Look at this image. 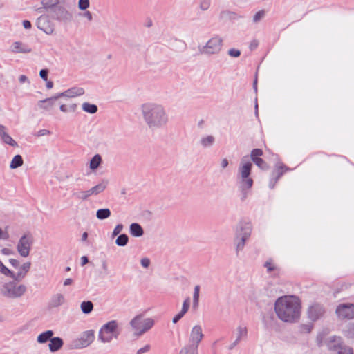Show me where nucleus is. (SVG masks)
<instances>
[{
  "instance_id": "obj_47",
  "label": "nucleus",
  "mask_w": 354,
  "mask_h": 354,
  "mask_svg": "<svg viewBox=\"0 0 354 354\" xmlns=\"http://www.w3.org/2000/svg\"><path fill=\"white\" fill-rule=\"evenodd\" d=\"M18 45H19V44H18V43H16V44H15V49H18V48H19Z\"/></svg>"
},
{
  "instance_id": "obj_24",
  "label": "nucleus",
  "mask_w": 354,
  "mask_h": 354,
  "mask_svg": "<svg viewBox=\"0 0 354 354\" xmlns=\"http://www.w3.org/2000/svg\"><path fill=\"white\" fill-rule=\"evenodd\" d=\"M88 344L92 342L94 339V333L93 331H87L84 334Z\"/></svg>"
},
{
  "instance_id": "obj_9",
  "label": "nucleus",
  "mask_w": 354,
  "mask_h": 354,
  "mask_svg": "<svg viewBox=\"0 0 354 354\" xmlns=\"http://www.w3.org/2000/svg\"><path fill=\"white\" fill-rule=\"evenodd\" d=\"M63 345L62 340L59 337H55L50 339L49 348L51 351L59 350Z\"/></svg>"
},
{
  "instance_id": "obj_45",
  "label": "nucleus",
  "mask_w": 354,
  "mask_h": 354,
  "mask_svg": "<svg viewBox=\"0 0 354 354\" xmlns=\"http://www.w3.org/2000/svg\"><path fill=\"white\" fill-rule=\"evenodd\" d=\"M86 15H87V17H88V19H91V14H90L89 12H88V13L86 14Z\"/></svg>"
},
{
  "instance_id": "obj_18",
  "label": "nucleus",
  "mask_w": 354,
  "mask_h": 354,
  "mask_svg": "<svg viewBox=\"0 0 354 354\" xmlns=\"http://www.w3.org/2000/svg\"><path fill=\"white\" fill-rule=\"evenodd\" d=\"M93 304L91 301H84L81 304V308L84 313H88L93 310Z\"/></svg>"
},
{
  "instance_id": "obj_49",
  "label": "nucleus",
  "mask_w": 354,
  "mask_h": 354,
  "mask_svg": "<svg viewBox=\"0 0 354 354\" xmlns=\"http://www.w3.org/2000/svg\"><path fill=\"white\" fill-rule=\"evenodd\" d=\"M49 88H51L52 87V84H48V86Z\"/></svg>"
},
{
  "instance_id": "obj_50",
  "label": "nucleus",
  "mask_w": 354,
  "mask_h": 354,
  "mask_svg": "<svg viewBox=\"0 0 354 354\" xmlns=\"http://www.w3.org/2000/svg\"><path fill=\"white\" fill-rule=\"evenodd\" d=\"M142 350L138 351V354L141 353Z\"/></svg>"
},
{
  "instance_id": "obj_14",
  "label": "nucleus",
  "mask_w": 354,
  "mask_h": 354,
  "mask_svg": "<svg viewBox=\"0 0 354 354\" xmlns=\"http://www.w3.org/2000/svg\"><path fill=\"white\" fill-rule=\"evenodd\" d=\"M53 335V333L50 330L44 332L38 337V342L40 343L46 342L50 338L52 337Z\"/></svg>"
},
{
  "instance_id": "obj_10",
  "label": "nucleus",
  "mask_w": 354,
  "mask_h": 354,
  "mask_svg": "<svg viewBox=\"0 0 354 354\" xmlns=\"http://www.w3.org/2000/svg\"><path fill=\"white\" fill-rule=\"evenodd\" d=\"M0 135L2 138V140L6 142V144H8L12 146H15L16 142L8 134H6L4 132V127H0Z\"/></svg>"
},
{
  "instance_id": "obj_31",
  "label": "nucleus",
  "mask_w": 354,
  "mask_h": 354,
  "mask_svg": "<svg viewBox=\"0 0 354 354\" xmlns=\"http://www.w3.org/2000/svg\"><path fill=\"white\" fill-rule=\"evenodd\" d=\"M203 142L205 145H210L213 142V138L212 137H207L206 138H205L203 140Z\"/></svg>"
},
{
  "instance_id": "obj_13",
  "label": "nucleus",
  "mask_w": 354,
  "mask_h": 354,
  "mask_svg": "<svg viewBox=\"0 0 354 354\" xmlns=\"http://www.w3.org/2000/svg\"><path fill=\"white\" fill-rule=\"evenodd\" d=\"M252 168V164L249 162H245L241 168V173L243 178H246L250 174Z\"/></svg>"
},
{
  "instance_id": "obj_16",
  "label": "nucleus",
  "mask_w": 354,
  "mask_h": 354,
  "mask_svg": "<svg viewBox=\"0 0 354 354\" xmlns=\"http://www.w3.org/2000/svg\"><path fill=\"white\" fill-rule=\"evenodd\" d=\"M131 231L134 236H140L142 234L143 231L140 225L137 223H133L131 225Z\"/></svg>"
},
{
  "instance_id": "obj_15",
  "label": "nucleus",
  "mask_w": 354,
  "mask_h": 354,
  "mask_svg": "<svg viewBox=\"0 0 354 354\" xmlns=\"http://www.w3.org/2000/svg\"><path fill=\"white\" fill-rule=\"evenodd\" d=\"M288 169L283 164L279 163L275 166L274 168V175L277 177H279L283 174H284Z\"/></svg>"
},
{
  "instance_id": "obj_39",
  "label": "nucleus",
  "mask_w": 354,
  "mask_h": 354,
  "mask_svg": "<svg viewBox=\"0 0 354 354\" xmlns=\"http://www.w3.org/2000/svg\"><path fill=\"white\" fill-rule=\"evenodd\" d=\"M198 293H199V287L196 286L195 288V293H194V298H195V299H198Z\"/></svg>"
},
{
  "instance_id": "obj_8",
  "label": "nucleus",
  "mask_w": 354,
  "mask_h": 354,
  "mask_svg": "<svg viewBox=\"0 0 354 354\" xmlns=\"http://www.w3.org/2000/svg\"><path fill=\"white\" fill-rule=\"evenodd\" d=\"M202 337L201 328L198 326L194 327L191 333V338L193 342L198 344L202 339Z\"/></svg>"
},
{
  "instance_id": "obj_46",
  "label": "nucleus",
  "mask_w": 354,
  "mask_h": 354,
  "mask_svg": "<svg viewBox=\"0 0 354 354\" xmlns=\"http://www.w3.org/2000/svg\"><path fill=\"white\" fill-rule=\"evenodd\" d=\"M26 80V77L25 76H21V81H24Z\"/></svg>"
},
{
  "instance_id": "obj_6",
  "label": "nucleus",
  "mask_w": 354,
  "mask_h": 354,
  "mask_svg": "<svg viewBox=\"0 0 354 354\" xmlns=\"http://www.w3.org/2000/svg\"><path fill=\"white\" fill-rule=\"evenodd\" d=\"M222 41L218 37L212 38L205 47V52L209 54H213L218 52L221 48Z\"/></svg>"
},
{
  "instance_id": "obj_1",
  "label": "nucleus",
  "mask_w": 354,
  "mask_h": 354,
  "mask_svg": "<svg viewBox=\"0 0 354 354\" xmlns=\"http://www.w3.org/2000/svg\"><path fill=\"white\" fill-rule=\"evenodd\" d=\"M275 311L281 320L294 322L300 315L301 301L295 296L281 297L275 303Z\"/></svg>"
},
{
  "instance_id": "obj_19",
  "label": "nucleus",
  "mask_w": 354,
  "mask_h": 354,
  "mask_svg": "<svg viewBox=\"0 0 354 354\" xmlns=\"http://www.w3.org/2000/svg\"><path fill=\"white\" fill-rule=\"evenodd\" d=\"M101 162V157L99 155L95 156L90 162V167L92 169H96Z\"/></svg>"
},
{
  "instance_id": "obj_32",
  "label": "nucleus",
  "mask_w": 354,
  "mask_h": 354,
  "mask_svg": "<svg viewBox=\"0 0 354 354\" xmlns=\"http://www.w3.org/2000/svg\"><path fill=\"white\" fill-rule=\"evenodd\" d=\"M264 15V11L258 12L254 16V20L257 21L259 20Z\"/></svg>"
},
{
  "instance_id": "obj_43",
  "label": "nucleus",
  "mask_w": 354,
  "mask_h": 354,
  "mask_svg": "<svg viewBox=\"0 0 354 354\" xmlns=\"http://www.w3.org/2000/svg\"><path fill=\"white\" fill-rule=\"evenodd\" d=\"M87 236H88L87 233H86V232H84V233L83 234V235H82V239H83V240H86V238H87Z\"/></svg>"
},
{
  "instance_id": "obj_36",
  "label": "nucleus",
  "mask_w": 354,
  "mask_h": 354,
  "mask_svg": "<svg viewBox=\"0 0 354 354\" xmlns=\"http://www.w3.org/2000/svg\"><path fill=\"white\" fill-rule=\"evenodd\" d=\"M23 25L25 28H30L31 27V24L29 21L25 20L23 22Z\"/></svg>"
},
{
  "instance_id": "obj_22",
  "label": "nucleus",
  "mask_w": 354,
  "mask_h": 354,
  "mask_svg": "<svg viewBox=\"0 0 354 354\" xmlns=\"http://www.w3.org/2000/svg\"><path fill=\"white\" fill-rule=\"evenodd\" d=\"M127 242H128V237L125 234H122V235L119 236L116 240V243L119 245H124L127 243Z\"/></svg>"
},
{
  "instance_id": "obj_40",
  "label": "nucleus",
  "mask_w": 354,
  "mask_h": 354,
  "mask_svg": "<svg viewBox=\"0 0 354 354\" xmlns=\"http://www.w3.org/2000/svg\"><path fill=\"white\" fill-rule=\"evenodd\" d=\"M228 165V161L226 159H224L221 162V165L223 168L226 167Z\"/></svg>"
},
{
  "instance_id": "obj_25",
  "label": "nucleus",
  "mask_w": 354,
  "mask_h": 354,
  "mask_svg": "<svg viewBox=\"0 0 354 354\" xmlns=\"http://www.w3.org/2000/svg\"><path fill=\"white\" fill-rule=\"evenodd\" d=\"M338 354H353L352 350L349 348L339 346Z\"/></svg>"
},
{
  "instance_id": "obj_35",
  "label": "nucleus",
  "mask_w": 354,
  "mask_h": 354,
  "mask_svg": "<svg viewBox=\"0 0 354 354\" xmlns=\"http://www.w3.org/2000/svg\"><path fill=\"white\" fill-rule=\"evenodd\" d=\"M141 263L145 268H147L149 266L150 261L149 259H142L141 261Z\"/></svg>"
},
{
  "instance_id": "obj_38",
  "label": "nucleus",
  "mask_w": 354,
  "mask_h": 354,
  "mask_svg": "<svg viewBox=\"0 0 354 354\" xmlns=\"http://www.w3.org/2000/svg\"><path fill=\"white\" fill-rule=\"evenodd\" d=\"M266 268H268V270H270H270H274V266H273V265H272V263H270V262L266 263Z\"/></svg>"
},
{
  "instance_id": "obj_21",
  "label": "nucleus",
  "mask_w": 354,
  "mask_h": 354,
  "mask_svg": "<svg viewBox=\"0 0 354 354\" xmlns=\"http://www.w3.org/2000/svg\"><path fill=\"white\" fill-rule=\"evenodd\" d=\"M83 109L85 111H86V112L91 113H95L97 111V108L94 104H90L88 103H84L83 104Z\"/></svg>"
},
{
  "instance_id": "obj_23",
  "label": "nucleus",
  "mask_w": 354,
  "mask_h": 354,
  "mask_svg": "<svg viewBox=\"0 0 354 354\" xmlns=\"http://www.w3.org/2000/svg\"><path fill=\"white\" fill-rule=\"evenodd\" d=\"M263 155V151L259 149H254L251 153L252 160L257 158H260Z\"/></svg>"
},
{
  "instance_id": "obj_12",
  "label": "nucleus",
  "mask_w": 354,
  "mask_h": 354,
  "mask_svg": "<svg viewBox=\"0 0 354 354\" xmlns=\"http://www.w3.org/2000/svg\"><path fill=\"white\" fill-rule=\"evenodd\" d=\"M25 292V287L23 286H19L14 288L13 290H8V295L10 297H18L21 295Z\"/></svg>"
},
{
  "instance_id": "obj_42",
  "label": "nucleus",
  "mask_w": 354,
  "mask_h": 354,
  "mask_svg": "<svg viewBox=\"0 0 354 354\" xmlns=\"http://www.w3.org/2000/svg\"><path fill=\"white\" fill-rule=\"evenodd\" d=\"M82 264L83 265H85L87 262H88V259L86 257H83L82 258Z\"/></svg>"
},
{
  "instance_id": "obj_30",
  "label": "nucleus",
  "mask_w": 354,
  "mask_h": 354,
  "mask_svg": "<svg viewBox=\"0 0 354 354\" xmlns=\"http://www.w3.org/2000/svg\"><path fill=\"white\" fill-rule=\"evenodd\" d=\"M40 76L44 80H47V78H48V71L46 70V69H42L40 71Z\"/></svg>"
},
{
  "instance_id": "obj_4",
  "label": "nucleus",
  "mask_w": 354,
  "mask_h": 354,
  "mask_svg": "<svg viewBox=\"0 0 354 354\" xmlns=\"http://www.w3.org/2000/svg\"><path fill=\"white\" fill-rule=\"evenodd\" d=\"M117 335V324L113 321L109 322L101 329L100 337L102 342H106L115 337Z\"/></svg>"
},
{
  "instance_id": "obj_5",
  "label": "nucleus",
  "mask_w": 354,
  "mask_h": 354,
  "mask_svg": "<svg viewBox=\"0 0 354 354\" xmlns=\"http://www.w3.org/2000/svg\"><path fill=\"white\" fill-rule=\"evenodd\" d=\"M337 313L339 317L345 319L354 318V305L345 304L339 306L337 309Z\"/></svg>"
},
{
  "instance_id": "obj_29",
  "label": "nucleus",
  "mask_w": 354,
  "mask_h": 354,
  "mask_svg": "<svg viewBox=\"0 0 354 354\" xmlns=\"http://www.w3.org/2000/svg\"><path fill=\"white\" fill-rule=\"evenodd\" d=\"M229 54L232 57H237L240 55V51L236 49H231L229 51Z\"/></svg>"
},
{
  "instance_id": "obj_41",
  "label": "nucleus",
  "mask_w": 354,
  "mask_h": 354,
  "mask_svg": "<svg viewBox=\"0 0 354 354\" xmlns=\"http://www.w3.org/2000/svg\"><path fill=\"white\" fill-rule=\"evenodd\" d=\"M250 46H251V48L253 49L258 46V42L254 40L251 43Z\"/></svg>"
},
{
  "instance_id": "obj_20",
  "label": "nucleus",
  "mask_w": 354,
  "mask_h": 354,
  "mask_svg": "<svg viewBox=\"0 0 354 354\" xmlns=\"http://www.w3.org/2000/svg\"><path fill=\"white\" fill-rule=\"evenodd\" d=\"M110 211L108 209H100L97 212V216L100 219H104L110 216Z\"/></svg>"
},
{
  "instance_id": "obj_11",
  "label": "nucleus",
  "mask_w": 354,
  "mask_h": 354,
  "mask_svg": "<svg viewBox=\"0 0 354 354\" xmlns=\"http://www.w3.org/2000/svg\"><path fill=\"white\" fill-rule=\"evenodd\" d=\"M189 307V299H187L183 303L182 311L174 318L173 322L174 323H176L186 313V312L188 310Z\"/></svg>"
},
{
  "instance_id": "obj_28",
  "label": "nucleus",
  "mask_w": 354,
  "mask_h": 354,
  "mask_svg": "<svg viewBox=\"0 0 354 354\" xmlns=\"http://www.w3.org/2000/svg\"><path fill=\"white\" fill-rule=\"evenodd\" d=\"M104 189V185H97L95 187H93L91 192V194H97L98 192L102 191Z\"/></svg>"
},
{
  "instance_id": "obj_7",
  "label": "nucleus",
  "mask_w": 354,
  "mask_h": 354,
  "mask_svg": "<svg viewBox=\"0 0 354 354\" xmlns=\"http://www.w3.org/2000/svg\"><path fill=\"white\" fill-rule=\"evenodd\" d=\"M30 239L27 236H24L20 240L18 245V251L21 255L27 257L29 254Z\"/></svg>"
},
{
  "instance_id": "obj_44",
  "label": "nucleus",
  "mask_w": 354,
  "mask_h": 354,
  "mask_svg": "<svg viewBox=\"0 0 354 354\" xmlns=\"http://www.w3.org/2000/svg\"><path fill=\"white\" fill-rule=\"evenodd\" d=\"M3 253L5 254H8L9 253L8 252V249H3L2 250Z\"/></svg>"
},
{
  "instance_id": "obj_2",
  "label": "nucleus",
  "mask_w": 354,
  "mask_h": 354,
  "mask_svg": "<svg viewBox=\"0 0 354 354\" xmlns=\"http://www.w3.org/2000/svg\"><path fill=\"white\" fill-rule=\"evenodd\" d=\"M10 263L12 264V266L16 269V272L10 271L9 269H8L1 261H0V272L6 275L10 276L12 278L15 279H21L24 278L26 274L28 273V272L30 270V263L26 262L21 266L19 265V263L18 261L11 259L10 260Z\"/></svg>"
},
{
  "instance_id": "obj_48",
  "label": "nucleus",
  "mask_w": 354,
  "mask_h": 354,
  "mask_svg": "<svg viewBox=\"0 0 354 354\" xmlns=\"http://www.w3.org/2000/svg\"><path fill=\"white\" fill-rule=\"evenodd\" d=\"M69 281V280H67V281L65 282V285H67V284H68V283H69V281Z\"/></svg>"
},
{
  "instance_id": "obj_37",
  "label": "nucleus",
  "mask_w": 354,
  "mask_h": 354,
  "mask_svg": "<svg viewBox=\"0 0 354 354\" xmlns=\"http://www.w3.org/2000/svg\"><path fill=\"white\" fill-rule=\"evenodd\" d=\"M7 236V233L0 228V239H6Z\"/></svg>"
},
{
  "instance_id": "obj_3",
  "label": "nucleus",
  "mask_w": 354,
  "mask_h": 354,
  "mask_svg": "<svg viewBox=\"0 0 354 354\" xmlns=\"http://www.w3.org/2000/svg\"><path fill=\"white\" fill-rule=\"evenodd\" d=\"M137 335H141L149 330L153 325V321L151 319H144L141 316L136 317L131 322Z\"/></svg>"
},
{
  "instance_id": "obj_26",
  "label": "nucleus",
  "mask_w": 354,
  "mask_h": 354,
  "mask_svg": "<svg viewBox=\"0 0 354 354\" xmlns=\"http://www.w3.org/2000/svg\"><path fill=\"white\" fill-rule=\"evenodd\" d=\"M89 6L88 0H80L79 1V7L82 10H85Z\"/></svg>"
},
{
  "instance_id": "obj_17",
  "label": "nucleus",
  "mask_w": 354,
  "mask_h": 354,
  "mask_svg": "<svg viewBox=\"0 0 354 354\" xmlns=\"http://www.w3.org/2000/svg\"><path fill=\"white\" fill-rule=\"evenodd\" d=\"M23 163V160L21 156L17 155L14 157L13 160L11 162L10 167L11 168H17L21 166Z\"/></svg>"
},
{
  "instance_id": "obj_33",
  "label": "nucleus",
  "mask_w": 354,
  "mask_h": 354,
  "mask_svg": "<svg viewBox=\"0 0 354 354\" xmlns=\"http://www.w3.org/2000/svg\"><path fill=\"white\" fill-rule=\"evenodd\" d=\"M244 182L245 183V185L250 188L252 187V183H253V181L251 178H244Z\"/></svg>"
},
{
  "instance_id": "obj_27",
  "label": "nucleus",
  "mask_w": 354,
  "mask_h": 354,
  "mask_svg": "<svg viewBox=\"0 0 354 354\" xmlns=\"http://www.w3.org/2000/svg\"><path fill=\"white\" fill-rule=\"evenodd\" d=\"M252 160L259 167H263V166L265 165L264 160L259 157L257 158L252 159Z\"/></svg>"
},
{
  "instance_id": "obj_34",
  "label": "nucleus",
  "mask_w": 354,
  "mask_h": 354,
  "mask_svg": "<svg viewBox=\"0 0 354 354\" xmlns=\"http://www.w3.org/2000/svg\"><path fill=\"white\" fill-rule=\"evenodd\" d=\"M196 350L194 348L190 350H183L180 352V354H196Z\"/></svg>"
}]
</instances>
